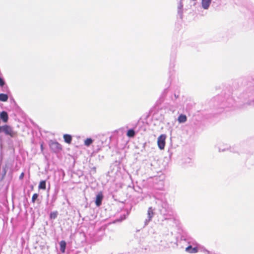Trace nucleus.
<instances>
[{
    "mask_svg": "<svg viewBox=\"0 0 254 254\" xmlns=\"http://www.w3.org/2000/svg\"><path fill=\"white\" fill-rule=\"evenodd\" d=\"M103 198V195L101 192H100L96 197L95 203L97 206H100L101 204Z\"/></svg>",
    "mask_w": 254,
    "mask_h": 254,
    "instance_id": "4",
    "label": "nucleus"
},
{
    "mask_svg": "<svg viewBox=\"0 0 254 254\" xmlns=\"http://www.w3.org/2000/svg\"><path fill=\"white\" fill-rule=\"evenodd\" d=\"M187 119V118L186 115L181 114L179 116L178 120L179 123H182L186 122Z\"/></svg>",
    "mask_w": 254,
    "mask_h": 254,
    "instance_id": "10",
    "label": "nucleus"
},
{
    "mask_svg": "<svg viewBox=\"0 0 254 254\" xmlns=\"http://www.w3.org/2000/svg\"><path fill=\"white\" fill-rule=\"evenodd\" d=\"M39 189H42V190H45L46 188V181H42L40 182L39 186H38Z\"/></svg>",
    "mask_w": 254,
    "mask_h": 254,
    "instance_id": "12",
    "label": "nucleus"
},
{
    "mask_svg": "<svg viewBox=\"0 0 254 254\" xmlns=\"http://www.w3.org/2000/svg\"><path fill=\"white\" fill-rule=\"evenodd\" d=\"M127 135L130 137H133L135 135V132L134 130L132 129H129L127 132Z\"/></svg>",
    "mask_w": 254,
    "mask_h": 254,
    "instance_id": "13",
    "label": "nucleus"
},
{
    "mask_svg": "<svg viewBox=\"0 0 254 254\" xmlns=\"http://www.w3.org/2000/svg\"><path fill=\"white\" fill-rule=\"evenodd\" d=\"M92 142L93 140L91 138H87L84 141V144L87 146H89Z\"/></svg>",
    "mask_w": 254,
    "mask_h": 254,
    "instance_id": "14",
    "label": "nucleus"
},
{
    "mask_svg": "<svg viewBox=\"0 0 254 254\" xmlns=\"http://www.w3.org/2000/svg\"><path fill=\"white\" fill-rule=\"evenodd\" d=\"M38 197V194L37 193H34L33 194V195H32V202H35V201L37 199Z\"/></svg>",
    "mask_w": 254,
    "mask_h": 254,
    "instance_id": "17",
    "label": "nucleus"
},
{
    "mask_svg": "<svg viewBox=\"0 0 254 254\" xmlns=\"http://www.w3.org/2000/svg\"><path fill=\"white\" fill-rule=\"evenodd\" d=\"M57 215H58L57 211L53 212L51 213V214H50V218L52 219H54L57 217Z\"/></svg>",
    "mask_w": 254,
    "mask_h": 254,
    "instance_id": "15",
    "label": "nucleus"
},
{
    "mask_svg": "<svg viewBox=\"0 0 254 254\" xmlns=\"http://www.w3.org/2000/svg\"><path fill=\"white\" fill-rule=\"evenodd\" d=\"M24 176V173L23 172L21 173L19 176V179L22 180L23 179Z\"/></svg>",
    "mask_w": 254,
    "mask_h": 254,
    "instance_id": "19",
    "label": "nucleus"
},
{
    "mask_svg": "<svg viewBox=\"0 0 254 254\" xmlns=\"http://www.w3.org/2000/svg\"><path fill=\"white\" fill-rule=\"evenodd\" d=\"M186 251L189 253H196L198 252V248L197 247L192 248L191 246H189L186 248Z\"/></svg>",
    "mask_w": 254,
    "mask_h": 254,
    "instance_id": "7",
    "label": "nucleus"
},
{
    "mask_svg": "<svg viewBox=\"0 0 254 254\" xmlns=\"http://www.w3.org/2000/svg\"><path fill=\"white\" fill-rule=\"evenodd\" d=\"M51 149L55 152H59L62 150V146L57 141H52L50 143Z\"/></svg>",
    "mask_w": 254,
    "mask_h": 254,
    "instance_id": "3",
    "label": "nucleus"
},
{
    "mask_svg": "<svg viewBox=\"0 0 254 254\" xmlns=\"http://www.w3.org/2000/svg\"><path fill=\"white\" fill-rule=\"evenodd\" d=\"M148 216H149V219H150L151 218V217L153 216V212L151 209V208L150 207L149 209H148Z\"/></svg>",
    "mask_w": 254,
    "mask_h": 254,
    "instance_id": "16",
    "label": "nucleus"
},
{
    "mask_svg": "<svg viewBox=\"0 0 254 254\" xmlns=\"http://www.w3.org/2000/svg\"><path fill=\"white\" fill-rule=\"evenodd\" d=\"M64 141L70 144L72 140V136L70 134H65L63 136Z\"/></svg>",
    "mask_w": 254,
    "mask_h": 254,
    "instance_id": "8",
    "label": "nucleus"
},
{
    "mask_svg": "<svg viewBox=\"0 0 254 254\" xmlns=\"http://www.w3.org/2000/svg\"><path fill=\"white\" fill-rule=\"evenodd\" d=\"M5 84L4 80L0 77V86L3 87Z\"/></svg>",
    "mask_w": 254,
    "mask_h": 254,
    "instance_id": "18",
    "label": "nucleus"
},
{
    "mask_svg": "<svg viewBox=\"0 0 254 254\" xmlns=\"http://www.w3.org/2000/svg\"><path fill=\"white\" fill-rule=\"evenodd\" d=\"M211 0H202L201 4L202 7L205 9H208L211 3Z\"/></svg>",
    "mask_w": 254,
    "mask_h": 254,
    "instance_id": "6",
    "label": "nucleus"
},
{
    "mask_svg": "<svg viewBox=\"0 0 254 254\" xmlns=\"http://www.w3.org/2000/svg\"><path fill=\"white\" fill-rule=\"evenodd\" d=\"M0 132H3L11 137H16L18 135L16 131H14L12 127L7 125L0 126Z\"/></svg>",
    "mask_w": 254,
    "mask_h": 254,
    "instance_id": "1",
    "label": "nucleus"
},
{
    "mask_svg": "<svg viewBox=\"0 0 254 254\" xmlns=\"http://www.w3.org/2000/svg\"><path fill=\"white\" fill-rule=\"evenodd\" d=\"M0 118L4 123L8 121V116L7 113L5 111H2L0 114Z\"/></svg>",
    "mask_w": 254,
    "mask_h": 254,
    "instance_id": "5",
    "label": "nucleus"
},
{
    "mask_svg": "<svg viewBox=\"0 0 254 254\" xmlns=\"http://www.w3.org/2000/svg\"><path fill=\"white\" fill-rule=\"evenodd\" d=\"M60 250L62 253H64L65 252L66 248V242L64 241H61L60 243Z\"/></svg>",
    "mask_w": 254,
    "mask_h": 254,
    "instance_id": "9",
    "label": "nucleus"
},
{
    "mask_svg": "<svg viewBox=\"0 0 254 254\" xmlns=\"http://www.w3.org/2000/svg\"><path fill=\"white\" fill-rule=\"evenodd\" d=\"M8 100V96L5 94H0V101L2 102H6Z\"/></svg>",
    "mask_w": 254,
    "mask_h": 254,
    "instance_id": "11",
    "label": "nucleus"
},
{
    "mask_svg": "<svg viewBox=\"0 0 254 254\" xmlns=\"http://www.w3.org/2000/svg\"><path fill=\"white\" fill-rule=\"evenodd\" d=\"M166 135L162 134L159 136L157 139V145L160 149L162 150L164 149L166 144Z\"/></svg>",
    "mask_w": 254,
    "mask_h": 254,
    "instance_id": "2",
    "label": "nucleus"
}]
</instances>
